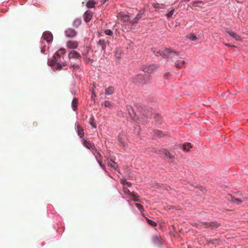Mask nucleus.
Here are the masks:
<instances>
[{
	"mask_svg": "<svg viewBox=\"0 0 248 248\" xmlns=\"http://www.w3.org/2000/svg\"><path fill=\"white\" fill-rule=\"evenodd\" d=\"M139 110L141 112V114L143 116H145L147 118L150 117L152 114L149 109L145 106H139Z\"/></svg>",
	"mask_w": 248,
	"mask_h": 248,
	"instance_id": "3",
	"label": "nucleus"
},
{
	"mask_svg": "<svg viewBox=\"0 0 248 248\" xmlns=\"http://www.w3.org/2000/svg\"><path fill=\"white\" fill-rule=\"evenodd\" d=\"M225 45L226 46H233V47L234 46H231V45L230 44H225Z\"/></svg>",
	"mask_w": 248,
	"mask_h": 248,
	"instance_id": "47",
	"label": "nucleus"
},
{
	"mask_svg": "<svg viewBox=\"0 0 248 248\" xmlns=\"http://www.w3.org/2000/svg\"><path fill=\"white\" fill-rule=\"evenodd\" d=\"M77 131L79 137L80 138H82L84 135L83 129L78 124L77 125Z\"/></svg>",
	"mask_w": 248,
	"mask_h": 248,
	"instance_id": "20",
	"label": "nucleus"
},
{
	"mask_svg": "<svg viewBox=\"0 0 248 248\" xmlns=\"http://www.w3.org/2000/svg\"><path fill=\"white\" fill-rule=\"evenodd\" d=\"M132 197H133L132 200L133 201H134V202H139L140 201L139 197L138 196H137L136 194H135V196Z\"/></svg>",
	"mask_w": 248,
	"mask_h": 248,
	"instance_id": "44",
	"label": "nucleus"
},
{
	"mask_svg": "<svg viewBox=\"0 0 248 248\" xmlns=\"http://www.w3.org/2000/svg\"><path fill=\"white\" fill-rule=\"evenodd\" d=\"M196 3H197V2H192V5H193V6H195V5H196Z\"/></svg>",
	"mask_w": 248,
	"mask_h": 248,
	"instance_id": "48",
	"label": "nucleus"
},
{
	"mask_svg": "<svg viewBox=\"0 0 248 248\" xmlns=\"http://www.w3.org/2000/svg\"><path fill=\"white\" fill-rule=\"evenodd\" d=\"M93 16V13L90 11H87L84 13V21L86 22H88L90 21Z\"/></svg>",
	"mask_w": 248,
	"mask_h": 248,
	"instance_id": "18",
	"label": "nucleus"
},
{
	"mask_svg": "<svg viewBox=\"0 0 248 248\" xmlns=\"http://www.w3.org/2000/svg\"><path fill=\"white\" fill-rule=\"evenodd\" d=\"M108 44H109L108 38H106L105 39H100L97 42V46L101 47V49L103 50H105L107 45Z\"/></svg>",
	"mask_w": 248,
	"mask_h": 248,
	"instance_id": "4",
	"label": "nucleus"
},
{
	"mask_svg": "<svg viewBox=\"0 0 248 248\" xmlns=\"http://www.w3.org/2000/svg\"><path fill=\"white\" fill-rule=\"evenodd\" d=\"M147 221L152 226L155 227L156 226V223L151 219L147 218Z\"/></svg>",
	"mask_w": 248,
	"mask_h": 248,
	"instance_id": "33",
	"label": "nucleus"
},
{
	"mask_svg": "<svg viewBox=\"0 0 248 248\" xmlns=\"http://www.w3.org/2000/svg\"><path fill=\"white\" fill-rule=\"evenodd\" d=\"M174 10L173 9V10H171L169 13H168L167 15L168 17H171L174 13Z\"/></svg>",
	"mask_w": 248,
	"mask_h": 248,
	"instance_id": "42",
	"label": "nucleus"
},
{
	"mask_svg": "<svg viewBox=\"0 0 248 248\" xmlns=\"http://www.w3.org/2000/svg\"><path fill=\"white\" fill-rule=\"evenodd\" d=\"M122 139L121 138H119V140L120 141V144H121V145L123 146H124V143L122 141Z\"/></svg>",
	"mask_w": 248,
	"mask_h": 248,
	"instance_id": "46",
	"label": "nucleus"
},
{
	"mask_svg": "<svg viewBox=\"0 0 248 248\" xmlns=\"http://www.w3.org/2000/svg\"><path fill=\"white\" fill-rule=\"evenodd\" d=\"M165 57L164 58L170 59L171 61H174L177 59L179 57V52L171 50L169 48H166L165 49Z\"/></svg>",
	"mask_w": 248,
	"mask_h": 248,
	"instance_id": "2",
	"label": "nucleus"
},
{
	"mask_svg": "<svg viewBox=\"0 0 248 248\" xmlns=\"http://www.w3.org/2000/svg\"><path fill=\"white\" fill-rule=\"evenodd\" d=\"M220 226V224L217 221L207 222L206 227L211 230L216 229Z\"/></svg>",
	"mask_w": 248,
	"mask_h": 248,
	"instance_id": "5",
	"label": "nucleus"
},
{
	"mask_svg": "<svg viewBox=\"0 0 248 248\" xmlns=\"http://www.w3.org/2000/svg\"><path fill=\"white\" fill-rule=\"evenodd\" d=\"M144 14V11H140V13H139L136 16L135 18L133 20H132L130 22V23H131L132 24H134L137 23L138 22V20L143 16Z\"/></svg>",
	"mask_w": 248,
	"mask_h": 248,
	"instance_id": "15",
	"label": "nucleus"
},
{
	"mask_svg": "<svg viewBox=\"0 0 248 248\" xmlns=\"http://www.w3.org/2000/svg\"><path fill=\"white\" fill-rule=\"evenodd\" d=\"M135 79H136V81L139 83L140 84H145L146 83V81L145 80V78L143 75H137V77L135 78Z\"/></svg>",
	"mask_w": 248,
	"mask_h": 248,
	"instance_id": "13",
	"label": "nucleus"
},
{
	"mask_svg": "<svg viewBox=\"0 0 248 248\" xmlns=\"http://www.w3.org/2000/svg\"><path fill=\"white\" fill-rule=\"evenodd\" d=\"M152 52L157 56H161L163 58L165 56V51H161L160 50H155V49H152Z\"/></svg>",
	"mask_w": 248,
	"mask_h": 248,
	"instance_id": "22",
	"label": "nucleus"
},
{
	"mask_svg": "<svg viewBox=\"0 0 248 248\" xmlns=\"http://www.w3.org/2000/svg\"><path fill=\"white\" fill-rule=\"evenodd\" d=\"M154 133L155 135L158 137H161L163 135L162 131L158 130H154Z\"/></svg>",
	"mask_w": 248,
	"mask_h": 248,
	"instance_id": "34",
	"label": "nucleus"
},
{
	"mask_svg": "<svg viewBox=\"0 0 248 248\" xmlns=\"http://www.w3.org/2000/svg\"><path fill=\"white\" fill-rule=\"evenodd\" d=\"M95 3L96 2L93 0H90L87 3L86 6L89 8H93Z\"/></svg>",
	"mask_w": 248,
	"mask_h": 248,
	"instance_id": "29",
	"label": "nucleus"
},
{
	"mask_svg": "<svg viewBox=\"0 0 248 248\" xmlns=\"http://www.w3.org/2000/svg\"><path fill=\"white\" fill-rule=\"evenodd\" d=\"M78 104V99L76 98H74L72 102V107L74 111H75L77 109Z\"/></svg>",
	"mask_w": 248,
	"mask_h": 248,
	"instance_id": "26",
	"label": "nucleus"
},
{
	"mask_svg": "<svg viewBox=\"0 0 248 248\" xmlns=\"http://www.w3.org/2000/svg\"><path fill=\"white\" fill-rule=\"evenodd\" d=\"M65 52L66 51L64 48L60 49L55 53V55L53 56V58L48 62L49 65L53 66L58 70H61L63 66H65L66 63L65 62L60 63V61L59 60L58 57L64 55Z\"/></svg>",
	"mask_w": 248,
	"mask_h": 248,
	"instance_id": "1",
	"label": "nucleus"
},
{
	"mask_svg": "<svg viewBox=\"0 0 248 248\" xmlns=\"http://www.w3.org/2000/svg\"><path fill=\"white\" fill-rule=\"evenodd\" d=\"M107 164L108 166L113 168L115 170H117L118 166L117 164L111 159L108 160Z\"/></svg>",
	"mask_w": 248,
	"mask_h": 248,
	"instance_id": "21",
	"label": "nucleus"
},
{
	"mask_svg": "<svg viewBox=\"0 0 248 248\" xmlns=\"http://www.w3.org/2000/svg\"><path fill=\"white\" fill-rule=\"evenodd\" d=\"M69 58L77 59H78L81 57L80 54L75 50H73L70 52L68 54Z\"/></svg>",
	"mask_w": 248,
	"mask_h": 248,
	"instance_id": "11",
	"label": "nucleus"
},
{
	"mask_svg": "<svg viewBox=\"0 0 248 248\" xmlns=\"http://www.w3.org/2000/svg\"><path fill=\"white\" fill-rule=\"evenodd\" d=\"M226 32L233 38L236 41H239L241 39V37L239 35L237 34L235 32L232 31L230 30H227Z\"/></svg>",
	"mask_w": 248,
	"mask_h": 248,
	"instance_id": "14",
	"label": "nucleus"
},
{
	"mask_svg": "<svg viewBox=\"0 0 248 248\" xmlns=\"http://www.w3.org/2000/svg\"><path fill=\"white\" fill-rule=\"evenodd\" d=\"M186 62L184 60H177L175 62V66L178 68H182L185 67Z\"/></svg>",
	"mask_w": 248,
	"mask_h": 248,
	"instance_id": "17",
	"label": "nucleus"
},
{
	"mask_svg": "<svg viewBox=\"0 0 248 248\" xmlns=\"http://www.w3.org/2000/svg\"><path fill=\"white\" fill-rule=\"evenodd\" d=\"M104 105L106 108H111L112 107V104L108 101H105Z\"/></svg>",
	"mask_w": 248,
	"mask_h": 248,
	"instance_id": "32",
	"label": "nucleus"
},
{
	"mask_svg": "<svg viewBox=\"0 0 248 248\" xmlns=\"http://www.w3.org/2000/svg\"><path fill=\"white\" fill-rule=\"evenodd\" d=\"M186 38L191 41H195L197 39V37L193 33H189L186 35Z\"/></svg>",
	"mask_w": 248,
	"mask_h": 248,
	"instance_id": "27",
	"label": "nucleus"
},
{
	"mask_svg": "<svg viewBox=\"0 0 248 248\" xmlns=\"http://www.w3.org/2000/svg\"><path fill=\"white\" fill-rule=\"evenodd\" d=\"M42 37L47 42L52 41L53 39L52 34L50 31H45L43 34Z\"/></svg>",
	"mask_w": 248,
	"mask_h": 248,
	"instance_id": "9",
	"label": "nucleus"
},
{
	"mask_svg": "<svg viewBox=\"0 0 248 248\" xmlns=\"http://www.w3.org/2000/svg\"><path fill=\"white\" fill-rule=\"evenodd\" d=\"M207 222H199L196 223V226L200 229H207L206 227Z\"/></svg>",
	"mask_w": 248,
	"mask_h": 248,
	"instance_id": "23",
	"label": "nucleus"
},
{
	"mask_svg": "<svg viewBox=\"0 0 248 248\" xmlns=\"http://www.w3.org/2000/svg\"><path fill=\"white\" fill-rule=\"evenodd\" d=\"M129 19H130V17H129V16H128L127 15L123 16V19L124 21L128 20H129Z\"/></svg>",
	"mask_w": 248,
	"mask_h": 248,
	"instance_id": "45",
	"label": "nucleus"
},
{
	"mask_svg": "<svg viewBox=\"0 0 248 248\" xmlns=\"http://www.w3.org/2000/svg\"><path fill=\"white\" fill-rule=\"evenodd\" d=\"M228 199L232 202L234 203L237 205L240 204L242 202L238 199L235 198L232 196L231 195L228 196Z\"/></svg>",
	"mask_w": 248,
	"mask_h": 248,
	"instance_id": "19",
	"label": "nucleus"
},
{
	"mask_svg": "<svg viewBox=\"0 0 248 248\" xmlns=\"http://www.w3.org/2000/svg\"><path fill=\"white\" fill-rule=\"evenodd\" d=\"M124 193L129 194L131 197L135 196V193L134 192H131L127 188H124Z\"/></svg>",
	"mask_w": 248,
	"mask_h": 248,
	"instance_id": "31",
	"label": "nucleus"
},
{
	"mask_svg": "<svg viewBox=\"0 0 248 248\" xmlns=\"http://www.w3.org/2000/svg\"><path fill=\"white\" fill-rule=\"evenodd\" d=\"M192 147V146L190 143H186L183 145V150L185 152H188Z\"/></svg>",
	"mask_w": 248,
	"mask_h": 248,
	"instance_id": "24",
	"label": "nucleus"
},
{
	"mask_svg": "<svg viewBox=\"0 0 248 248\" xmlns=\"http://www.w3.org/2000/svg\"><path fill=\"white\" fill-rule=\"evenodd\" d=\"M95 152H96V155H95V158H96L97 161H98V159H101V155L98 152H97V150Z\"/></svg>",
	"mask_w": 248,
	"mask_h": 248,
	"instance_id": "39",
	"label": "nucleus"
},
{
	"mask_svg": "<svg viewBox=\"0 0 248 248\" xmlns=\"http://www.w3.org/2000/svg\"><path fill=\"white\" fill-rule=\"evenodd\" d=\"M88 52V50H86V51L85 52H83L82 53V55L83 56L84 58L86 59H87L88 61H90V59L89 58H88L87 57V53Z\"/></svg>",
	"mask_w": 248,
	"mask_h": 248,
	"instance_id": "40",
	"label": "nucleus"
},
{
	"mask_svg": "<svg viewBox=\"0 0 248 248\" xmlns=\"http://www.w3.org/2000/svg\"><path fill=\"white\" fill-rule=\"evenodd\" d=\"M136 207L140 211L143 210V206L140 204V203H136Z\"/></svg>",
	"mask_w": 248,
	"mask_h": 248,
	"instance_id": "41",
	"label": "nucleus"
},
{
	"mask_svg": "<svg viewBox=\"0 0 248 248\" xmlns=\"http://www.w3.org/2000/svg\"><path fill=\"white\" fill-rule=\"evenodd\" d=\"M170 73H166L164 74V78L166 79H168L170 77Z\"/></svg>",
	"mask_w": 248,
	"mask_h": 248,
	"instance_id": "43",
	"label": "nucleus"
},
{
	"mask_svg": "<svg viewBox=\"0 0 248 248\" xmlns=\"http://www.w3.org/2000/svg\"><path fill=\"white\" fill-rule=\"evenodd\" d=\"M114 92V88L112 86H109L105 90V94L106 95H111Z\"/></svg>",
	"mask_w": 248,
	"mask_h": 248,
	"instance_id": "25",
	"label": "nucleus"
},
{
	"mask_svg": "<svg viewBox=\"0 0 248 248\" xmlns=\"http://www.w3.org/2000/svg\"><path fill=\"white\" fill-rule=\"evenodd\" d=\"M154 152L157 154V155H162V150H157V149H154Z\"/></svg>",
	"mask_w": 248,
	"mask_h": 248,
	"instance_id": "38",
	"label": "nucleus"
},
{
	"mask_svg": "<svg viewBox=\"0 0 248 248\" xmlns=\"http://www.w3.org/2000/svg\"><path fill=\"white\" fill-rule=\"evenodd\" d=\"M156 68L157 66L155 65H149L143 67L142 70L145 73H152Z\"/></svg>",
	"mask_w": 248,
	"mask_h": 248,
	"instance_id": "6",
	"label": "nucleus"
},
{
	"mask_svg": "<svg viewBox=\"0 0 248 248\" xmlns=\"http://www.w3.org/2000/svg\"><path fill=\"white\" fill-rule=\"evenodd\" d=\"M104 33L107 35L112 36L113 35L112 31L109 29L105 30Z\"/></svg>",
	"mask_w": 248,
	"mask_h": 248,
	"instance_id": "35",
	"label": "nucleus"
},
{
	"mask_svg": "<svg viewBox=\"0 0 248 248\" xmlns=\"http://www.w3.org/2000/svg\"><path fill=\"white\" fill-rule=\"evenodd\" d=\"M152 241L157 246H160L162 244L161 237L159 235L153 236L152 237Z\"/></svg>",
	"mask_w": 248,
	"mask_h": 248,
	"instance_id": "16",
	"label": "nucleus"
},
{
	"mask_svg": "<svg viewBox=\"0 0 248 248\" xmlns=\"http://www.w3.org/2000/svg\"><path fill=\"white\" fill-rule=\"evenodd\" d=\"M162 156L167 157L169 159H170L171 161H173L174 159V156H172L170 155V153L169 151H167L165 149L162 150Z\"/></svg>",
	"mask_w": 248,
	"mask_h": 248,
	"instance_id": "12",
	"label": "nucleus"
},
{
	"mask_svg": "<svg viewBox=\"0 0 248 248\" xmlns=\"http://www.w3.org/2000/svg\"><path fill=\"white\" fill-rule=\"evenodd\" d=\"M94 120V119L93 117L92 116L90 119V124L93 128H95L96 127V125L95 124L93 123Z\"/></svg>",
	"mask_w": 248,
	"mask_h": 248,
	"instance_id": "30",
	"label": "nucleus"
},
{
	"mask_svg": "<svg viewBox=\"0 0 248 248\" xmlns=\"http://www.w3.org/2000/svg\"><path fill=\"white\" fill-rule=\"evenodd\" d=\"M98 162L99 164L100 167L104 170H106V167L102 163V160L101 159H98Z\"/></svg>",
	"mask_w": 248,
	"mask_h": 248,
	"instance_id": "36",
	"label": "nucleus"
},
{
	"mask_svg": "<svg viewBox=\"0 0 248 248\" xmlns=\"http://www.w3.org/2000/svg\"><path fill=\"white\" fill-rule=\"evenodd\" d=\"M121 182L124 185H127L128 186L130 187L131 186V184L130 182H127L126 180L124 179L121 180Z\"/></svg>",
	"mask_w": 248,
	"mask_h": 248,
	"instance_id": "37",
	"label": "nucleus"
},
{
	"mask_svg": "<svg viewBox=\"0 0 248 248\" xmlns=\"http://www.w3.org/2000/svg\"><path fill=\"white\" fill-rule=\"evenodd\" d=\"M81 19L80 18H77L73 22V26L78 28L81 24Z\"/></svg>",
	"mask_w": 248,
	"mask_h": 248,
	"instance_id": "28",
	"label": "nucleus"
},
{
	"mask_svg": "<svg viewBox=\"0 0 248 248\" xmlns=\"http://www.w3.org/2000/svg\"><path fill=\"white\" fill-rule=\"evenodd\" d=\"M66 46L70 49L76 48L78 46V42L76 41H68L66 43Z\"/></svg>",
	"mask_w": 248,
	"mask_h": 248,
	"instance_id": "10",
	"label": "nucleus"
},
{
	"mask_svg": "<svg viewBox=\"0 0 248 248\" xmlns=\"http://www.w3.org/2000/svg\"><path fill=\"white\" fill-rule=\"evenodd\" d=\"M77 33L73 29L69 28L65 31V34L67 37L72 38L76 36Z\"/></svg>",
	"mask_w": 248,
	"mask_h": 248,
	"instance_id": "8",
	"label": "nucleus"
},
{
	"mask_svg": "<svg viewBox=\"0 0 248 248\" xmlns=\"http://www.w3.org/2000/svg\"><path fill=\"white\" fill-rule=\"evenodd\" d=\"M83 145L89 149L94 150L95 151H96V149L95 148L94 144L87 140H83Z\"/></svg>",
	"mask_w": 248,
	"mask_h": 248,
	"instance_id": "7",
	"label": "nucleus"
}]
</instances>
